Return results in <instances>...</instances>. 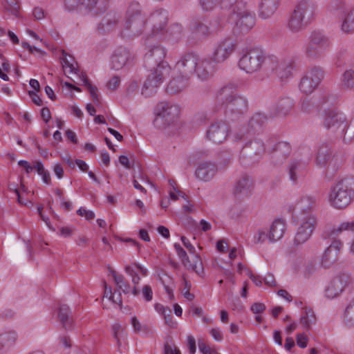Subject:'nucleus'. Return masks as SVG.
<instances>
[{
  "instance_id": "nucleus-22",
  "label": "nucleus",
  "mask_w": 354,
  "mask_h": 354,
  "mask_svg": "<svg viewBox=\"0 0 354 354\" xmlns=\"http://www.w3.org/2000/svg\"><path fill=\"white\" fill-rule=\"evenodd\" d=\"M216 70V64L210 57H199L196 63L194 74L201 80H207L212 77Z\"/></svg>"
},
{
  "instance_id": "nucleus-19",
  "label": "nucleus",
  "mask_w": 354,
  "mask_h": 354,
  "mask_svg": "<svg viewBox=\"0 0 354 354\" xmlns=\"http://www.w3.org/2000/svg\"><path fill=\"white\" fill-rule=\"evenodd\" d=\"M236 44L231 39H225L220 41L210 57L214 64H221L229 58L235 50Z\"/></svg>"
},
{
  "instance_id": "nucleus-27",
  "label": "nucleus",
  "mask_w": 354,
  "mask_h": 354,
  "mask_svg": "<svg viewBox=\"0 0 354 354\" xmlns=\"http://www.w3.org/2000/svg\"><path fill=\"white\" fill-rule=\"evenodd\" d=\"M120 17L113 12L104 15L97 26L98 32L104 34L115 30L119 26Z\"/></svg>"
},
{
  "instance_id": "nucleus-20",
  "label": "nucleus",
  "mask_w": 354,
  "mask_h": 354,
  "mask_svg": "<svg viewBox=\"0 0 354 354\" xmlns=\"http://www.w3.org/2000/svg\"><path fill=\"white\" fill-rule=\"evenodd\" d=\"M229 126L222 120L211 124L206 132V137L212 142L220 144L224 142L228 136Z\"/></svg>"
},
{
  "instance_id": "nucleus-3",
  "label": "nucleus",
  "mask_w": 354,
  "mask_h": 354,
  "mask_svg": "<svg viewBox=\"0 0 354 354\" xmlns=\"http://www.w3.org/2000/svg\"><path fill=\"white\" fill-rule=\"evenodd\" d=\"M275 55H266L259 48H250L243 52L239 60V67L247 73L262 71L266 73L274 65Z\"/></svg>"
},
{
  "instance_id": "nucleus-4",
  "label": "nucleus",
  "mask_w": 354,
  "mask_h": 354,
  "mask_svg": "<svg viewBox=\"0 0 354 354\" xmlns=\"http://www.w3.org/2000/svg\"><path fill=\"white\" fill-rule=\"evenodd\" d=\"M329 201L335 208L343 209L354 201V177H346L331 186Z\"/></svg>"
},
{
  "instance_id": "nucleus-55",
  "label": "nucleus",
  "mask_w": 354,
  "mask_h": 354,
  "mask_svg": "<svg viewBox=\"0 0 354 354\" xmlns=\"http://www.w3.org/2000/svg\"><path fill=\"white\" fill-rule=\"evenodd\" d=\"M268 239V233L263 230H259L254 236L253 241L254 243H263Z\"/></svg>"
},
{
  "instance_id": "nucleus-51",
  "label": "nucleus",
  "mask_w": 354,
  "mask_h": 354,
  "mask_svg": "<svg viewBox=\"0 0 354 354\" xmlns=\"http://www.w3.org/2000/svg\"><path fill=\"white\" fill-rule=\"evenodd\" d=\"M199 4L204 11H211L220 6L219 0H199Z\"/></svg>"
},
{
  "instance_id": "nucleus-49",
  "label": "nucleus",
  "mask_w": 354,
  "mask_h": 354,
  "mask_svg": "<svg viewBox=\"0 0 354 354\" xmlns=\"http://www.w3.org/2000/svg\"><path fill=\"white\" fill-rule=\"evenodd\" d=\"M109 272L113 276L114 281L117 285L118 288L122 290L124 294H127L130 292V285L125 281L124 277L122 274H118L117 272L109 268Z\"/></svg>"
},
{
  "instance_id": "nucleus-40",
  "label": "nucleus",
  "mask_w": 354,
  "mask_h": 354,
  "mask_svg": "<svg viewBox=\"0 0 354 354\" xmlns=\"http://www.w3.org/2000/svg\"><path fill=\"white\" fill-rule=\"evenodd\" d=\"M183 28L177 23L171 24L169 28L164 30L163 37L160 40H168L171 42H177L183 37Z\"/></svg>"
},
{
  "instance_id": "nucleus-5",
  "label": "nucleus",
  "mask_w": 354,
  "mask_h": 354,
  "mask_svg": "<svg viewBox=\"0 0 354 354\" xmlns=\"http://www.w3.org/2000/svg\"><path fill=\"white\" fill-rule=\"evenodd\" d=\"M147 19L142 13L139 3L133 1L127 8L122 34L127 37H137L142 32Z\"/></svg>"
},
{
  "instance_id": "nucleus-59",
  "label": "nucleus",
  "mask_w": 354,
  "mask_h": 354,
  "mask_svg": "<svg viewBox=\"0 0 354 354\" xmlns=\"http://www.w3.org/2000/svg\"><path fill=\"white\" fill-rule=\"evenodd\" d=\"M142 295L147 301H150L153 298V292L150 286L145 285L142 288Z\"/></svg>"
},
{
  "instance_id": "nucleus-58",
  "label": "nucleus",
  "mask_w": 354,
  "mask_h": 354,
  "mask_svg": "<svg viewBox=\"0 0 354 354\" xmlns=\"http://www.w3.org/2000/svg\"><path fill=\"white\" fill-rule=\"evenodd\" d=\"M180 239L183 243V245L188 250L189 252L191 254H193L194 256L197 254L196 253L195 248L194 247V245H192V244L190 243L189 240L187 237H185V236H182Z\"/></svg>"
},
{
  "instance_id": "nucleus-48",
  "label": "nucleus",
  "mask_w": 354,
  "mask_h": 354,
  "mask_svg": "<svg viewBox=\"0 0 354 354\" xmlns=\"http://www.w3.org/2000/svg\"><path fill=\"white\" fill-rule=\"evenodd\" d=\"M315 322L316 317L314 312L311 309H305L300 317V324L303 328L306 330H309L312 325L315 324Z\"/></svg>"
},
{
  "instance_id": "nucleus-54",
  "label": "nucleus",
  "mask_w": 354,
  "mask_h": 354,
  "mask_svg": "<svg viewBox=\"0 0 354 354\" xmlns=\"http://www.w3.org/2000/svg\"><path fill=\"white\" fill-rule=\"evenodd\" d=\"M250 132L241 129L236 131L233 135V140L235 142H247Z\"/></svg>"
},
{
  "instance_id": "nucleus-61",
  "label": "nucleus",
  "mask_w": 354,
  "mask_h": 354,
  "mask_svg": "<svg viewBox=\"0 0 354 354\" xmlns=\"http://www.w3.org/2000/svg\"><path fill=\"white\" fill-rule=\"evenodd\" d=\"M301 109L302 111L305 113H310L313 106L311 103L310 102V100L307 99L306 97L302 98L301 100Z\"/></svg>"
},
{
  "instance_id": "nucleus-50",
  "label": "nucleus",
  "mask_w": 354,
  "mask_h": 354,
  "mask_svg": "<svg viewBox=\"0 0 354 354\" xmlns=\"http://www.w3.org/2000/svg\"><path fill=\"white\" fill-rule=\"evenodd\" d=\"M344 323L349 327H354V299L346 306L344 315Z\"/></svg>"
},
{
  "instance_id": "nucleus-53",
  "label": "nucleus",
  "mask_w": 354,
  "mask_h": 354,
  "mask_svg": "<svg viewBox=\"0 0 354 354\" xmlns=\"http://www.w3.org/2000/svg\"><path fill=\"white\" fill-rule=\"evenodd\" d=\"M5 8L13 15L17 16L19 9V5L17 0H5Z\"/></svg>"
},
{
  "instance_id": "nucleus-36",
  "label": "nucleus",
  "mask_w": 354,
  "mask_h": 354,
  "mask_svg": "<svg viewBox=\"0 0 354 354\" xmlns=\"http://www.w3.org/2000/svg\"><path fill=\"white\" fill-rule=\"evenodd\" d=\"M340 86L343 90L354 92V63L344 69L340 77Z\"/></svg>"
},
{
  "instance_id": "nucleus-63",
  "label": "nucleus",
  "mask_w": 354,
  "mask_h": 354,
  "mask_svg": "<svg viewBox=\"0 0 354 354\" xmlns=\"http://www.w3.org/2000/svg\"><path fill=\"white\" fill-rule=\"evenodd\" d=\"M120 82V77L114 76L108 82L107 87L111 90H115L119 86Z\"/></svg>"
},
{
  "instance_id": "nucleus-14",
  "label": "nucleus",
  "mask_w": 354,
  "mask_h": 354,
  "mask_svg": "<svg viewBox=\"0 0 354 354\" xmlns=\"http://www.w3.org/2000/svg\"><path fill=\"white\" fill-rule=\"evenodd\" d=\"M323 124L327 129L339 134L344 133L347 127L345 115L332 109L325 111Z\"/></svg>"
},
{
  "instance_id": "nucleus-52",
  "label": "nucleus",
  "mask_w": 354,
  "mask_h": 354,
  "mask_svg": "<svg viewBox=\"0 0 354 354\" xmlns=\"http://www.w3.org/2000/svg\"><path fill=\"white\" fill-rule=\"evenodd\" d=\"M238 0H219L221 9L230 10V13H235Z\"/></svg>"
},
{
  "instance_id": "nucleus-32",
  "label": "nucleus",
  "mask_w": 354,
  "mask_h": 354,
  "mask_svg": "<svg viewBox=\"0 0 354 354\" xmlns=\"http://www.w3.org/2000/svg\"><path fill=\"white\" fill-rule=\"evenodd\" d=\"M217 172V166L211 162H203L199 164L195 175L197 178L203 181L210 180Z\"/></svg>"
},
{
  "instance_id": "nucleus-15",
  "label": "nucleus",
  "mask_w": 354,
  "mask_h": 354,
  "mask_svg": "<svg viewBox=\"0 0 354 354\" xmlns=\"http://www.w3.org/2000/svg\"><path fill=\"white\" fill-rule=\"evenodd\" d=\"M299 220L301 223L294 239V244L296 245L306 243L310 238L317 224L315 216H305Z\"/></svg>"
},
{
  "instance_id": "nucleus-34",
  "label": "nucleus",
  "mask_w": 354,
  "mask_h": 354,
  "mask_svg": "<svg viewBox=\"0 0 354 354\" xmlns=\"http://www.w3.org/2000/svg\"><path fill=\"white\" fill-rule=\"evenodd\" d=\"M252 188V180L251 178L244 174L241 176L236 181L234 194L238 197H245L250 194Z\"/></svg>"
},
{
  "instance_id": "nucleus-21",
  "label": "nucleus",
  "mask_w": 354,
  "mask_h": 354,
  "mask_svg": "<svg viewBox=\"0 0 354 354\" xmlns=\"http://www.w3.org/2000/svg\"><path fill=\"white\" fill-rule=\"evenodd\" d=\"M174 248L178 257L180 259L182 263L187 269L192 270L198 274H200L203 272V263L199 254H196L193 259V261L192 262L189 260L187 252L179 243H175L174 245Z\"/></svg>"
},
{
  "instance_id": "nucleus-47",
  "label": "nucleus",
  "mask_w": 354,
  "mask_h": 354,
  "mask_svg": "<svg viewBox=\"0 0 354 354\" xmlns=\"http://www.w3.org/2000/svg\"><path fill=\"white\" fill-rule=\"evenodd\" d=\"M125 272L132 277V282L135 285L138 284L140 280L138 276L139 272H140L142 276L147 274V270L136 263H133V266H127L125 267Z\"/></svg>"
},
{
  "instance_id": "nucleus-31",
  "label": "nucleus",
  "mask_w": 354,
  "mask_h": 354,
  "mask_svg": "<svg viewBox=\"0 0 354 354\" xmlns=\"http://www.w3.org/2000/svg\"><path fill=\"white\" fill-rule=\"evenodd\" d=\"M281 0H261L259 4V17L263 19L270 18L278 10Z\"/></svg>"
},
{
  "instance_id": "nucleus-25",
  "label": "nucleus",
  "mask_w": 354,
  "mask_h": 354,
  "mask_svg": "<svg viewBox=\"0 0 354 354\" xmlns=\"http://www.w3.org/2000/svg\"><path fill=\"white\" fill-rule=\"evenodd\" d=\"M221 25L214 26L211 24V27H208L199 19H193L189 25L192 34L194 35L198 39H203L207 37L212 32L218 30Z\"/></svg>"
},
{
  "instance_id": "nucleus-9",
  "label": "nucleus",
  "mask_w": 354,
  "mask_h": 354,
  "mask_svg": "<svg viewBox=\"0 0 354 354\" xmlns=\"http://www.w3.org/2000/svg\"><path fill=\"white\" fill-rule=\"evenodd\" d=\"M325 77L324 68L319 66L309 68L302 75L299 88L301 93L306 95L313 93L319 86Z\"/></svg>"
},
{
  "instance_id": "nucleus-17",
  "label": "nucleus",
  "mask_w": 354,
  "mask_h": 354,
  "mask_svg": "<svg viewBox=\"0 0 354 354\" xmlns=\"http://www.w3.org/2000/svg\"><path fill=\"white\" fill-rule=\"evenodd\" d=\"M267 151L272 154V158L278 163L282 162L291 153V146L287 142H276L274 138H270L266 142Z\"/></svg>"
},
{
  "instance_id": "nucleus-16",
  "label": "nucleus",
  "mask_w": 354,
  "mask_h": 354,
  "mask_svg": "<svg viewBox=\"0 0 354 354\" xmlns=\"http://www.w3.org/2000/svg\"><path fill=\"white\" fill-rule=\"evenodd\" d=\"M275 64L272 68L268 71L266 74L270 73H274L275 75L281 81L287 80L292 77L293 71L295 70V60L292 57H284L279 59L275 56Z\"/></svg>"
},
{
  "instance_id": "nucleus-56",
  "label": "nucleus",
  "mask_w": 354,
  "mask_h": 354,
  "mask_svg": "<svg viewBox=\"0 0 354 354\" xmlns=\"http://www.w3.org/2000/svg\"><path fill=\"white\" fill-rule=\"evenodd\" d=\"M340 136H344V140H351L354 137V124L353 122L350 124H347L344 133L340 134Z\"/></svg>"
},
{
  "instance_id": "nucleus-29",
  "label": "nucleus",
  "mask_w": 354,
  "mask_h": 354,
  "mask_svg": "<svg viewBox=\"0 0 354 354\" xmlns=\"http://www.w3.org/2000/svg\"><path fill=\"white\" fill-rule=\"evenodd\" d=\"M350 8L346 0H329L326 11L331 17L340 19Z\"/></svg>"
},
{
  "instance_id": "nucleus-45",
  "label": "nucleus",
  "mask_w": 354,
  "mask_h": 354,
  "mask_svg": "<svg viewBox=\"0 0 354 354\" xmlns=\"http://www.w3.org/2000/svg\"><path fill=\"white\" fill-rule=\"evenodd\" d=\"M344 232L354 233V221L341 223L337 227H334L330 232H326L328 238L335 239L340 234Z\"/></svg>"
},
{
  "instance_id": "nucleus-6",
  "label": "nucleus",
  "mask_w": 354,
  "mask_h": 354,
  "mask_svg": "<svg viewBox=\"0 0 354 354\" xmlns=\"http://www.w3.org/2000/svg\"><path fill=\"white\" fill-rule=\"evenodd\" d=\"M330 45L328 37L320 31H313L304 46V54L310 61L317 60L329 49Z\"/></svg>"
},
{
  "instance_id": "nucleus-8",
  "label": "nucleus",
  "mask_w": 354,
  "mask_h": 354,
  "mask_svg": "<svg viewBox=\"0 0 354 354\" xmlns=\"http://www.w3.org/2000/svg\"><path fill=\"white\" fill-rule=\"evenodd\" d=\"M168 14L165 10H155L147 21L151 25V29L145 36V42L148 46H151L150 39L160 40L163 37L164 30L167 24Z\"/></svg>"
},
{
  "instance_id": "nucleus-44",
  "label": "nucleus",
  "mask_w": 354,
  "mask_h": 354,
  "mask_svg": "<svg viewBox=\"0 0 354 354\" xmlns=\"http://www.w3.org/2000/svg\"><path fill=\"white\" fill-rule=\"evenodd\" d=\"M58 317L62 326L65 329L71 330L73 328V317L71 316L70 308L68 306L62 304L59 306Z\"/></svg>"
},
{
  "instance_id": "nucleus-46",
  "label": "nucleus",
  "mask_w": 354,
  "mask_h": 354,
  "mask_svg": "<svg viewBox=\"0 0 354 354\" xmlns=\"http://www.w3.org/2000/svg\"><path fill=\"white\" fill-rule=\"evenodd\" d=\"M268 120V117L261 113H254L248 122L250 132L252 133L260 131Z\"/></svg>"
},
{
  "instance_id": "nucleus-11",
  "label": "nucleus",
  "mask_w": 354,
  "mask_h": 354,
  "mask_svg": "<svg viewBox=\"0 0 354 354\" xmlns=\"http://www.w3.org/2000/svg\"><path fill=\"white\" fill-rule=\"evenodd\" d=\"M267 151L266 144L259 140L247 141L240 154L241 164L250 165L259 160L263 153Z\"/></svg>"
},
{
  "instance_id": "nucleus-37",
  "label": "nucleus",
  "mask_w": 354,
  "mask_h": 354,
  "mask_svg": "<svg viewBox=\"0 0 354 354\" xmlns=\"http://www.w3.org/2000/svg\"><path fill=\"white\" fill-rule=\"evenodd\" d=\"M341 31L346 35L354 33V7L350 8L341 19Z\"/></svg>"
},
{
  "instance_id": "nucleus-39",
  "label": "nucleus",
  "mask_w": 354,
  "mask_h": 354,
  "mask_svg": "<svg viewBox=\"0 0 354 354\" xmlns=\"http://www.w3.org/2000/svg\"><path fill=\"white\" fill-rule=\"evenodd\" d=\"M286 230V223L281 219L275 220L270 226L268 232V240L274 242L279 240L283 236Z\"/></svg>"
},
{
  "instance_id": "nucleus-28",
  "label": "nucleus",
  "mask_w": 354,
  "mask_h": 354,
  "mask_svg": "<svg viewBox=\"0 0 354 354\" xmlns=\"http://www.w3.org/2000/svg\"><path fill=\"white\" fill-rule=\"evenodd\" d=\"M317 6L312 0H301L295 7L294 11L310 23L315 18Z\"/></svg>"
},
{
  "instance_id": "nucleus-13",
  "label": "nucleus",
  "mask_w": 354,
  "mask_h": 354,
  "mask_svg": "<svg viewBox=\"0 0 354 354\" xmlns=\"http://www.w3.org/2000/svg\"><path fill=\"white\" fill-rule=\"evenodd\" d=\"M68 57L69 59L67 58V53L63 51L62 57L61 58L63 66L69 68V73H74L79 76L80 80L82 82L83 85H84L88 89L93 102L95 104H98L100 102V99L97 93V88L91 84L85 73H81L80 74V71L77 68H76L73 65L74 58L71 55H68Z\"/></svg>"
},
{
  "instance_id": "nucleus-35",
  "label": "nucleus",
  "mask_w": 354,
  "mask_h": 354,
  "mask_svg": "<svg viewBox=\"0 0 354 354\" xmlns=\"http://www.w3.org/2000/svg\"><path fill=\"white\" fill-rule=\"evenodd\" d=\"M310 24V21L292 10L287 22V28L291 32L297 33L304 30Z\"/></svg>"
},
{
  "instance_id": "nucleus-7",
  "label": "nucleus",
  "mask_w": 354,
  "mask_h": 354,
  "mask_svg": "<svg viewBox=\"0 0 354 354\" xmlns=\"http://www.w3.org/2000/svg\"><path fill=\"white\" fill-rule=\"evenodd\" d=\"M107 4L106 0H64V8L68 12L76 10L93 17L104 13Z\"/></svg>"
},
{
  "instance_id": "nucleus-33",
  "label": "nucleus",
  "mask_w": 354,
  "mask_h": 354,
  "mask_svg": "<svg viewBox=\"0 0 354 354\" xmlns=\"http://www.w3.org/2000/svg\"><path fill=\"white\" fill-rule=\"evenodd\" d=\"M189 79L183 75L177 73L169 81L167 86V92L170 94H176L183 91L189 86Z\"/></svg>"
},
{
  "instance_id": "nucleus-23",
  "label": "nucleus",
  "mask_w": 354,
  "mask_h": 354,
  "mask_svg": "<svg viewBox=\"0 0 354 354\" xmlns=\"http://www.w3.org/2000/svg\"><path fill=\"white\" fill-rule=\"evenodd\" d=\"M133 56L130 51L124 47H119L115 50L111 58V68L114 70H120L124 66L131 64Z\"/></svg>"
},
{
  "instance_id": "nucleus-42",
  "label": "nucleus",
  "mask_w": 354,
  "mask_h": 354,
  "mask_svg": "<svg viewBox=\"0 0 354 354\" xmlns=\"http://www.w3.org/2000/svg\"><path fill=\"white\" fill-rule=\"evenodd\" d=\"M18 338L14 330L3 331L0 333V352L6 351L15 344Z\"/></svg>"
},
{
  "instance_id": "nucleus-2",
  "label": "nucleus",
  "mask_w": 354,
  "mask_h": 354,
  "mask_svg": "<svg viewBox=\"0 0 354 354\" xmlns=\"http://www.w3.org/2000/svg\"><path fill=\"white\" fill-rule=\"evenodd\" d=\"M215 109H224L225 119L227 122L239 120L248 111V100L234 92L232 84L221 88L216 94Z\"/></svg>"
},
{
  "instance_id": "nucleus-41",
  "label": "nucleus",
  "mask_w": 354,
  "mask_h": 354,
  "mask_svg": "<svg viewBox=\"0 0 354 354\" xmlns=\"http://www.w3.org/2000/svg\"><path fill=\"white\" fill-rule=\"evenodd\" d=\"M294 101L288 97L280 98L274 106L276 115L286 116L294 106Z\"/></svg>"
},
{
  "instance_id": "nucleus-43",
  "label": "nucleus",
  "mask_w": 354,
  "mask_h": 354,
  "mask_svg": "<svg viewBox=\"0 0 354 354\" xmlns=\"http://www.w3.org/2000/svg\"><path fill=\"white\" fill-rule=\"evenodd\" d=\"M306 165L304 162L300 160H292L288 166V174L290 179L292 182H296L297 179L304 175Z\"/></svg>"
},
{
  "instance_id": "nucleus-64",
  "label": "nucleus",
  "mask_w": 354,
  "mask_h": 354,
  "mask_svg": "<svg viewBox=\"0 0 354 354\" xmlns=\"http://www.w3.org/2000/svg\"><path fill=\"white\" fill-rule=\"evenodd\" d=\"M198 344L199 350L203 353V354H212L211 348L204 342V341L198 339Z\"/></svg>"
},
{
  "instance_id": "nucleus-10",
  "label": "nucleus",
  "mask_w": 354,
  "mask_h": 354,
  "mask_svg": "<svg viewBox=\"0 0 354 354\" xmlns=\"http://www.w3.org/2000/svg\"><path fill=\"white\" fill-rule=\"evenodd\" d=\"M180 114V107L177 104L169 102H161L158 104L156 108V125L167 127L175 122Z\"/></svg>"
},
{
  "instance_id": "nucleus-1",
  "label": "nucleus",
  "mask_w": 354,
  "mask_h": 354,
  "mask_svg": "<svg viewBox=\"0 0 354 354\" xmlns=\"http://www.w3.org/2000/svg\"><path fill=\"white\" fill-rule=\"evenodd\" d=\"M160 40L150 39L151 46L144 44L147 51L145 55V66L154 68L149 75L142 90V94L149 97L156 93L158 88L170 73L171 68L167 62L164 61L166 55L165 49L158 44Z\"/></svg>"
},
{
  "instance_id": "nucleus-57",
  "label": "nucleus",
  "mask_w": 354,
  "mask_h": 354,
  "mask_svg": "<svg viewBox=\"0 0 354 354\" xmlns=\"http://www.w3.org/2000/svg\"><path fill=\"white\" fill-rule=\"evenodd\" d=\"M109 299L111 300L113 303L118 304L120 306H122V295L120 292L117 293L115 291L113 293L112 292V289L109 288Z\"/></svg>"
},
{
  "instance_id": "nucleus-24",
  "label": "nucleus",
  "mask_w": 354,
  "mask_h": 354,
  "mask_svg": "<svg viewBox=\"0 0 354 354\" xmlns=\"http://www.w3.org/2000/svg\"><path fill=\"white\" fill-rule=\"evenodd\" d=\"M342 243L339 240L335 239L324 250L321 259L322 267L328 268L331 267L337 260L339 252Z\"/></svg>"
},
{
  "instance_id": "nucleus-62",
  "label": "nucleus",
  "mask_w": 354,
  "mask_h": 354,
  "mask_svg": "<svg viewBox=\"0 0 354 354\" xmlns=\"http://www.w3.org/2000/svg\"><path fill=\"white\" fill-rule=\"evenodd\" d=\"M250 310L255 314L262 313L266 310V306L263 303H254L251 306Z\"/></svg>"
},
{
  "instance_id": "nucleus-60",
  "label": "nucleus",
  "mask_w": 354,
  "mask_h": 354,
  "mask_svg": "<svg viewBox=\"0 0 354 354\" xmlns=\"http://www.w3.org/2000/svg\"><path fill=\"white\" fill-rule=\"evenodd\" d=\"M296 340L299 347L304 348L307 346L308 337L304 333L297 334Z\"/></svg>"
},
{
  "instance_id": "nucleus-26",
  "label": "nucleus",
  "mask_w": 354,
  "mask_h": 354,
  "mask_svg": "<svg viewBox=\"0 0 354 354\" xmlns=\"http://www.w3.org/2000/svg\"><path fill=\"white\" fill-rule=\"evenodd\" d=\"M237 21H236V26L241 33H245L250 31L256 24L255 15L248 11H243L242 12H238L236 10L235 13Z\"/></svg>"
},
{
  "instance_id": "nucleus-12",
  "label": "nucleus",
  "mask_w": 354,
  "mask_h": 354,
  "mask_svg": "<svg viewBox=\"0 0 354 354\" xmlns=\"http://www.w3.org/2000/svg\"><path fill=\"white\" fill-rule=\"evenodd\" d=\"M353 282L351 273L342 271L338 272L330 281L325 292L328 298H335L342 293Z\"/></svg>"
},
{
  "instance_id": "nucleus-30",
  "label": "nucleus",
  "mask_w": 354,
  "mask_h": 354,
  "mask_svg": "<svg viewBox=\"0 0 354 354\" xmlns=\"http://www.w3.org/2000/svg\"><path fill=\"white\" fill-rule=\"evenodd\" d=\"M316 198L312 196H304L295 205V210L299 212L298 218L314 216L312 211L315 205Z\"/></svg>"
},
{
  "instance_id": "nucleus-38",
  "label": "nucleus",
  "mask_w": 354,
  "mask_h": 354,
  "mask_svg": "<svg viewBox=\"0 0 354 354\" xmlns=\"http://www.w3.org/2000/svg\"><path fill=\"white\" fill-rule=\"evenodd\" d=\"M332 156L331 148L328 143H322L317 150L316 164L321 167H325Z\"/></svg>"
},
{
  "instance_id": "nucleus-18",
  "label": "nucleus",
  "mask_w": 354,
  "mask_h": 354,
  "mask_svg": "<svg viewBox=\"0 0 354 354\" xmlns=\"http://www.w3.org/2000/svg\"><path fill=\"white\" fill-rule=\"evenodd\" d=\"M198 60V55L189 53L181 56L180 59L176 62L174 70L176 73L183 75L190 78L196 71V63Z\"/></svg>"
}]
</instances>
